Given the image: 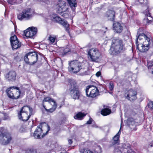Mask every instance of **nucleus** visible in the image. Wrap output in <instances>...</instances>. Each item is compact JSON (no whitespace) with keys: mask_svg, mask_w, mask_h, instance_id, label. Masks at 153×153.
Wrapping results in <instances>:
<instances>
[{"mask_svg":"<svg viewBox=\"0 0 153 153\" xmlns=\"http://www.w3.org/2000/svg\"><path fill=\"white\" fill-rule=\"evenodd\" d=\"M33 109L28 106H24L21 108L18 112V117L20 120L27 121L32 114Z\"/></svg>","mask_w":153,"mask_h":153,"instance_id":"f257e3e1","label":"nucleus"},{"mask_svg":"<svg viewBox=\"0 0 153 153\" xmlns=\"http://www.w3.org/2000/svg\"><path fill=\"white\" fill-rule=\"evenodd\" d=\"M124 49V45L121 39H114L112 40V44L109 50L113 55H116Z\"/></svg>","mask_w":153,"mask_h":153,"instance_id":"f03ea898","label":"nucleus"},{"mask_svg":"<svg viewBox=\"0 0 153 153\" xmlns=\"http://www.w3.org/2000/svg\"><path fill=\"white\" fill-rule=\"evenodd\" d=\"M68 71L71 73L76 74L84 68L83 64L77 60L72 61L68 63Z\"/></svg>","mask_w":153,"mask_h":153,"instance_id":"7ed1b4c3","label":"nucleus"},{"mask_svg":"<svg viewBox=\"0 0 153 153\" xmlns=\"http://www.w3.org/2000/svg\"><path fill=\"white\" fill-rule=\"evenodd\" d=\"M34 11L30 8L23 10L17 15L18 19L20 21L23 19L28 20L31 19L34 15Z\"/></svg>","mask_w":153,"mask_h":153,"instance_id":"20e7f679","label":"nucleus"},{"mask_svg":"<svg viewBox=\"0 0 153 153\" xmlns=\"http://www.w3.org/2000/svg\"><path fill=\"white\" fill-rule=\"evenodd\" d=\"M69 94L71 97L75 100L78 99L80 96L79 88L74 81L71 82L69 89Z\"/></svg>","mask_w":153,"mask_h":153,"instance_id":"39448f33","label":"nucleus"},{"mask_svg":"<svg viewBox=\"0 0 153 153\" xmlns=\"http://www.w3.org/2000/svg\"><path fill=\"white\" fill-rule=\"evenodd\" d=\"M6 92L8 96L13 99H18L20 96V92L18 88L16 87H11L8 88Z\"/></svg>","mask_w":153,"mask_h":153,"instance_id":"423d86ee","label":"nucleus"},{"mask_svg":"<svg viewBox=\"0 0 153 153\" xmlns=\"http://www.w3.org/2000/svg\"><path fill=\"white\" fill-rule=\"evenodd\" d=\"M38 59V55L35 52H29L25 56V61L26 63L33 65L36 63Z\"/></svg>","mask_w":153,"mask_h":153,"instance_id":"0eeeda50","label":"nucleus"},{"mask_svg":"<svg viewBox=\"0 0 153 153\" xmlns=\"http://www.w3.org/2000/svg\"><path fill=\"white\" fill-rule=\"evenodd\" d=\"M85 93L88 97L94 98L99 95V91L96 86L89 85L86 87Z\"/></svg>","mask_w":153,"mask_h":153,"instance_id":"6e6552de","label":"nucleus"},{"mask_svg":"<svg viewBox=\"0 0 153 153\" xmlns=\"http://www.w3.org/2000/svg\"><path fill=\"white\" fill-rule=\"evenodd\" d=\"M100 56V53L97 48H91L88 52V58L93 62H96Z\"/></svg>","mask_w":153,"mask_h":153,"instance_id":"1a4fd4ad","label":"nucleus"},{"mask_svg":"<svg viewBox=\"0 0 153 153\" xmlns=\"http://www.w3.org/2000/svg\"><path fill=\"white\" fill-rule=\"evenodd\" d=\"M11 140L10 134L7 133H1L0 134V143L3 145L8 144Z\"/></svg>","mask_w":153,"mask_h":153,"instance_id":"9d476101","label":"nucleus"},{"mask_svg":"<svg viewBox=\"0 0 153 153\" xmlns=\"http://www.w3.org/2000/svg\"><path fill=\"white\" fill-rule=\"evenodd\" d=\"M137 40H140V42H141L142 44L143 45L147 46H149L150 41V38L144 33H142L139 34Z\"/></svg>","mask_w":153,"mask_h":153,"instance_id":"9b49d317","label":"nucleus"},{"mask_svg":"<svg viewBox=\"0 0 153 153\" xmlns=\"http://www.w3.org/2000/svg\"><path fill=\"white\" fill-rule=\"evenodd\" d=\"M37 32L36 27H32L27 29L24 32V34L27 38H31L36 34Z\"/></svg>","mask_w":153,"mask_h":153,"instance_id":"f8f14e48","label":"nucleus"},{"mask_svg":"<svg viewBox=\"0 0 153 153\" xmlns=\"http://www.w3.org/2000/svg\"><path fill=\"white\" fill-rule=\"evenodd\" d=\"M145 17L143 20V22L145 25L150 24L152 22L153 18L151 16L149 8H147L144 12Z\"/></svg>","mask_w":153,"mask_h":153,"instance_id":"ddd939ff","label":"nucleus"},{"mask_svg":"<svg viewBox=\"0 0 153 153\" xmlns=\"http://www.w3.org/2000/svg\"><path fill=\"white\" fill-rule=\"evenodd\" d=\"M136 46L137 48L141 52H145L148 51L149 46H147L142 44L141 42L137 40Z\"/></svg>","mask_w":153,"mask_h":153,"instance_id":"4468645a","label":"nucleus"},{"mask_svg":"<svg viewBox=\"0 0 153 153\" xmlns=\"http://www.w3.org/2000/svg\"><path fill=\"white\" fill-rule=\"evenodd\" d=\"M137 92L133 89H131L128 91L127 96V99L130 101L136 100L137 98Z\"/></svg>","mask_w":153,"mask_h":153,"instance_id":"2eb2a0df","label":"nucleus"},{"mask_svg":"<svg viewBox=\"0 0 153 153\" xmlns=\"http://www.w3.org/2000/svg\"><path fill=\"white\" fill-rule=\"evenodd\" d=\"M113 29L117 33H121L123 30V27L120 23L118 22H115L113 24Z\"/></svg>","mask_w":153,"mask_h":153,"instance_id":"dca6fc26","label":"nucleus"},{"mask_svg":"<svg viewBox=\"0 0 153 153\" xmlns=\"http://www.w3.org/2000/svg\"><path fill=\"white\" fill-rule=\"evenodd\" d=\"M16 73L14 71H10L6 76L5 77L7 80L13 81L16 79Z\"/></svg>","mask_w":153,"mask_h":153,"instance_id":"f3484780","label":"nucleus"},{"mask_svg":"<svg viewBox=\"0 0 153 153\" xmlns=\"http://www.w3.org/2000/svg\"><path fill=\"white\" fill-rule=\"evenodd\" d=\"M42 133V128L39 127H37L33 134V137L35 139L41 138V136Z\"/></svg>","mask_w":153,"mask_h":153,"instance_id":"a211bd4d","label":"nucleus"},{"mask_svg":"<svg viewBox=\"0 0 153 153\" xmlns=\"http://www.w3.org/2000/svg\"><path fill=\"white\" fill-rule=\"evenodd\" d=\"M105 16L108 20L111 21H114L115 17V13L113 10H108L106 13Z\"/></svg>","mask_w":153,"mask_h":153,"instance_id":"6ab92c4d","label":"nucleus"},{"mask_svg":"<svg viewBox=\"0 0 153 153\" xmlns=\"http://www.w3.org/2000/svg\"><path fill=\"white\" fill-rule=\"evenodd\" d=\"M57 6L59 8V10H63L64 11H65V9H68L64 1H59Z\"/></svg>","mask_w":153,"mask_h":153,"instance_id":"aec40b11","label":"nucleus"},{"mask_svg":"<svg viewBox=\"0 0 153 153\" xmlns=\"http://www.w3.org/2000/svg\"><path fill=\"white\" fill-rule=\"evenodd\" d=\"M11 45L13 50L17 49L21 46V43L18 40H16L14 42H12Z\"/></svg>","mask_w":153,"mask_h":153,"instance_id":"412c9836","label":"nucleus"},{"mask_svg":"<svg viewBox=\"0 0 153 153\" xmlns=\"http://www.w3.org/2000/svg\"><path fill=\"white\" fill-rule=\"evenodd\" d=\"M68 4L72 10H74V8L77 6V3L76 0H67Z\"/></svg>","mask_w":153,"mask_h":153,"instance_id":"4be33fe9","label":"nucleus"},{"mask_svg":"<svg viewBox=\"0 0 153 153\" xmlns=\"http://www.w3.org/2000/svg\"><path fill=\"white\" fill-rule=\"evenodd\" d=\"M52 105V107L50 108V109H46V106L45 105H43V107L45 109V110L48 112H50L51 113L53 112L54 111L56 108V102L54 104L51 103V104Z\"/></svg>","mask_w":153,"mask_h":153,"instance_id":"5701e85b","label":"nucleus"},{"mask_svg":"<svg viewBox=\"0 0 153 153\" xmlns=\"http://www.w3.org/2000/svg\"><path fill=\"white\" fill-rule=\"evenodd\" d=\"M86 115V114L82 113L81 112H79L77 113L76 115L74 117L75 119L81 120L82 119L83 117Z\"/></svg>","mask_w":153,"mask_h":153,"instance_id":"b1692460","label":"nucleus"},{"mask_svg":"<svg viewBox=\"0 0 153 153\" xmlns=\"http://www.w3.org/2000/svg\"><path fill=\"white\" fill-rule=\"evenodd\" d=\"M48 102L51 104V103L54 104V103H55V101L53 100L51 98L49 97H47L44 98L42 102L43 105H44V102Z\"/></svg>","mask_w":153,"mask_h":153,"instance_id":"393cba45","label":"nucleus"},{"mask_svg":"<svg viewBox=\"0 0 153 153\" xmlns=\"http://www.w3.org/2000/svg\"><path fill=\"white\" fill-rule=\"evenodd\" d=\"M111 112V111L110 109L106 108L102 110L101 113L103 115L106 116L110 114Z\"/></svg>","mask_w":153,"mask_h":153,"instance_id":"a878e982","label":"nucleus"},{"mask_svg":"<svg viewBox=\"0 0 153 153\" xmlns=\"http://www.w3.org/2000/svg\"><path fill=\"white\" fill-rule=\"evenodd\" d=\"M7 1L9 4L12 5L19 4L22 1V0H7Z\"/></svg>","mask_w":153,"mask_h":153,"instance_id":"bb28decb","label":"nucleus"},{"mask_svg":"<svg viewBox=\"0 0 153 153\" xmlns=\"http://www.w3.org/2000/svg\"><path fill=\"white\" fill-rule=\"evenodd\" d=\"M59 23L65 27L66 28V30L68 31V27L69 25L67 21L64 19L62 20L61 19V20L60 21Z\"/></svg>","mask_w":153,"mask_h":153,"instance_id":"cd10ccee","label":"nucleus"},{"mask_svg":"<svg viewBox=\"0 0 153 153\" xmlns=\"http://www.w3.org/2000/svg\"><path fill=\"white\" fill-rule=\"evenodd\" d=\"M51 19L54 22L59 23L61 20V18L58 16L54 15L51 17Z\"/></svg>","mask_w":153,"mask_h":153,"instance_id":"c85d7f7f","label":"nucleus"},{"mask_svg":"<svg viewBox=\"0 0 153 153\" xmlns=\"http://www.w3.org/2000/svg\"><path fill=\"white\" fill-rule=\"evenodd\" d=\"M48 39L49 40L50 43L51 44H55L56 42V37L54 36H52L51 35H50Z\"/></svg>","mask_w":153,"mask_h":153,"instance_id":"c756f323","label":"nucleus"},{"mask_svg":"<svg viewBox=\"0 0 153 153\" xmlns=\"http://www.w3.org/2000/svg\"><path fill=\"white\" fill-rule=\"evenodd\" d=\"M120 128H121V127ZM120 129L121 128H120V129L119 130L118 133L113 137V139L114 141V143H117V141L119 140L120 136V134L121 132L120 131Z\"/></svg>","mask_w":153,"mask_h":153,"instance_id":"7c9ffc66","label":"nucleus"},{"mask_svg":"<svg viewBox=\"0 0 153 153\" xmlns=\"http://www.w3.org/2000/svg\"><path fill=\"white\" fill-rule=\"evenodd\" d=\"M80 152L81 153H100V152H98L96 151L93 152L86 149H81Z\"/></svg>","mask_w":153,"mask_h":153,"instance_id":"2f4dec72","label":"nucleus"},{"mask_svg":"<svg viewBox=\"0 0 153 153\" xmlns=\"http://www.w3.org/2000/svg\"><path fill=\"white\" fill-rule=\"evenodd\" d=\"M128 123L129 125H133L135 124V122L134 119L130 118L128 119Z\"/></svg>","mask_w":153,"mask_h":153,"instance_id":"473e14b6","label":"nucleus"},{"mask_svg":"<svg viewBox=\"0 0 153 153\" xmlns=\"http://www.w3.org/2000/svg\"><path fill=\"white\" fill-rule=\"evenodd\" d=\"M17 40H18V39L16 35H14L13 36H12L10 38V41L11 44H12V42H14L15 41Z\"/></svg>","mask_w":153,"mask_h":153,"instance_id":"72a5a7b5","label":"nucleus"},{"mask_svg":"<svg viewBox=\"0 0 153 153\" xmlns=\"http://www.w3.org/2000/svg\"><path fill=\"white\" fill-rule=\"evenodd\" d=\"M62 51H61L62 54H65L69 52L70 50L68 48H62L61 50Z\"/></svg>","mask_w":153,"mask_h":153,"instance_id":"f704fd0d","label":"nucleus"},{"mask_svg":"<svg viewBox=\"0 0 153 153\" xmlns=\"http://www.w3.org/2000/svg\"><path fill=\"white\" fill-rule=\"evenodd\" d=\"M68 10L65 9V11L63 10H61L62 11L60 12V15L62 16L65 17L67 15L68 13L67 12H68Z\"/></svg>","mask_w":153,"mask_h":153,"instance_id":"c9c22d12","label":"nucleus"},{"mask_svg":"<svg viewBox=\"0 0 153 153\" xmlns=\"http://www.w3.org/2000/svg\"><path fill=\"white\" fill-rule=\"evenodd\" d=\"M109 88L110 90L111 91H112V90H113V89L114 88V85H113V84L112 82H110V83Z\"/></svg>","mask_w":153,"mask_h":153,"instance_id":"e433bc0d","label":"nucleus"},{"mask_svg":"<svg viewBox=\"0 0 153 153\" xmlns=\"http://www.w3.org/2000/svg\"><path fill=\"white\" fill-rule=\"evenodd\" d=\"M149 107L153 111V102H150L149 103Z\"/></svg>","mask_w":153,"mask_h":153,"instance_id":"4c0bfd02","label":"nucleus"},{"mask_svg":"<svg viewBox=\"0 0 153 153\" xmlns=\"http://www.w3.org/2000/svg\"><path fill=\"white\" fill-rule=\"evenodd\" d=\"M47 128H48V130L45 133H45L43 134H42V136L41 137L42 138L44 136H45L48 133V131L50 130V127H49V126H48V125L47 124Z\"/></svg>","mask_w":153,"mask_h":153,"instance_id":"58836bf2","label":"nucleus"},{"mask_svg":"<svg viewBox=\"0 0 153 153\" xmlns=\"http://www.w3.org/2000/svg\"><path fill=\"white\" fill-rule=\"evenodd\" d=\"M115 151L117 153H122V152L120 149H119V147L117 148H116Z\"/></svg>","mask_w":153,"mask_h":153,"instance_id":"ea45409f","label":"nucleus"},{"mask_svg":"<svg viewBox=\"0 0 153 153\" xmlns=\"http://www.w3.org/2000/svg\"><path fill=\"white\" fill-rule=\"evenodd\" d=\"M4 117H3L4 120H6L8 118V115L6 113H5L4 114Z\"/></svg>","mask_w":153,"mask_h":153,"instance_id":"a19ab883","label":"nucleus"},{"mask_svg":"<svg viewBox=\"0 0 153 153\" xmlns=\"http://www.w3.org/2000/svg\"><path fill=\"white\" fill-rule=\"evenodd\" d=\"M14 60L16 62L19 61H20V59L18 56H17L14 58Z\"/></svg>","mask_w":153,"mask_h":153,"instance_id":"79ce46f5","label":"nucleus"},{"mask_svg":"<svg viewBox=\"0 0 153 153\" xmlns=\"http://www.w3.org/2000/svg\"><path fill=\"white\" fill-rule=\"evenodd\" d=\"M92 119L90 118L89 120L87 122V124H91V123Z\"/></svg>","mask_w":153,"mask_h":153,"instance_id":"37998d69","label":"nucleus"},{"mask_svg":"<svg viewBox=\"0 0 153 153\" xmlns=\"http://www.w3.org/2000/svg\"><path fill=\"white\" fill-rule=\"evenodd\" d=\"M148 68L150 67H152V66H153V64H152L151 65V62H148Z\"/></svg>","mask_w":153,"mask_h":153,"instance_id":"c03bdc74","label":"nucleus"},{"mask_svg":"<svg viewBox=\"0 0 153 153\" xmlns=\"http://www.w3.org/2000/svg\"><path fill=\"white\" fill-rule=\"evenodd\" d=\"M101 74V72L100 71H98L96 73V75L97 76L99 77L100 76Z\"/></svg>","mask_w":153,"mask_h":153,"instance_id":"a18cd8bd","label":"nucleus"},{"mask_svg":"<svg viewBox=\"0 0 153 153\" xmlns=\"http://www.w3.org/2000/svg\"><path fill=\"white\" fill-rule=\"evenodd\" d=\"M68 143L69 144L71 145L72 143V141L71 139H69L68 140Z\"/></svg>","mask_w":153,"mask_h":153,"instance_id":"49530a36","label":"nucleus"},{"mask_svg":"<svg viewBox=\"0 0 153 153\" xmlns=\"http://www.w3.org/2000/svg\"><path fill=\"white\" fill-rule=\"evenodd\" d=\"M42 1L46 4H48L49 2L48 0H42Z\"/></svg>","mask_w":153,"mask_h":153,"instance_id":"de8ad7c7","label":"nucleus"},{"mask_svg":"<svg viewBox=\"0 0 153 153\" xmlns=\"http://www.w3.org/2000/svg\"><path fill=\"white\" fill-rule=\"evenodd\" d=\"M150 147L153 146V141H152L151 143H150Z\"/></svg>","mask_w":153,"mask_h":153,"instance_id":"09e8293b","label":"nucleus"},{"mask_svg":"<svg viewBox=\"0 0 153 153\" xmlns=\"http://www.w3.org/2000/svg\"><path fill=\"white\" fill-rule=\"evenodd\" d=\"M2 129H3V128H0V131H1V130H2Z\"/></svg>","mask_w":153,"mask_h":153,"instance_id":"8fccbe9b","label":"nucleus"},{"mask_svg":"<svg viewBox=\"0 0 153 153\" xmlns=\"http://www.w3.org/2000/svg\"><path fill=\"white\" fill-rule=\"evenodd\" d=\"M152 74H153V71L152 72Z\"/></svg>","mask_w":153,"mask_h":153,"instance_id":"3c124183","label":"nucleus"}]
</instances>
